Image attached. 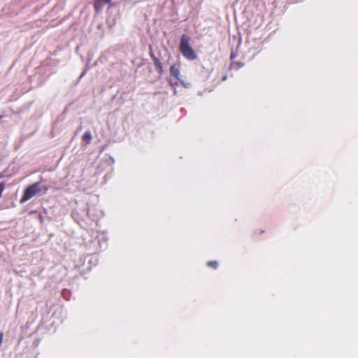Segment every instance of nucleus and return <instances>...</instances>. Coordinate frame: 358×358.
<instances>
[{
    "label": "nucleus",
    "instance_id": "2",
    "mask_svg": "<svg viewBox=\"0 0 358 358\" xmlns=\"http://www.w3.org/2000/svg\"><path fill=\"white\" fill-rule=\"evenodd\" d=\"M39 191L36 185H33L32 186L27 188L25 191L24 195L22 197L21 202H24L31 197H32L36 192Z\"/></svg>",
    "mask_w": 358,
    "mask_h": 358
},
{
    "label": "nucleus",
    "instance_id": "4",
    "mask_svg": "<svg viewBox=\"0 0 358 358\" xmlns=\"http://www.w3.org/2000/svg\"><path fill=\"white\" fill-rule=\"evenodd\" d=\"M90 137H91V136H90V134H86L85 135H84L83 138H84L85 140H89V139L90 138Z\"/></svg>",
    "mask_w": 358,
    "mask_h": 358
},
{
    "label": "nucleus",
    "instance_id": "1",
    "mask_svg": "<svg viewBox=\"0 0 358 358\" xmlns=\"http://www.w3.org/2000/svg\"><path fill=\"white\" fill-rule=\"evenodd\" d=\"M180 50L183 55L187 58L194 59L196 57L193 50L189 45V38L185 36L182 37Z\"/></svg>",
    "mask_w": 358,
    "mask_h": 358
},
{
    "label": "nucleus",
    "instance_id": "5",
    "mask_svg": "<svg viewBox=\"0 0 358 358\" xmlns=\"http://www.w3.org/2000/svg\"><path fill=\"white\" fill-rule=\"evenodd\" d=\"M215 264V262H209V265L210 266H214Z\"/></svg>",
    "mask_w": 358,
    "mask_h": 358
},
{
    "label": "nucleus",
    "instance_id": "6",
    "mask_svg": "<svg viewBox=\"0 0 358 358\" xmlns=\"http://www.w3.org/2000/svg\"><path fill=\"white\" fill-rule=\"evenodd\" d=\"M105 1H107V2H109L110 0H105Z\"/></svg>",
    "mask_w": 358,
    "mask_h": 358
},
{
    "label": "nucleus",
    "instance_id": "3",
    "mask_svg": "<svg viewBox=\"0 0 358 358\" xmlns=\"http://www.w3.org/2000/svg\"><path fill=\"white\" fill-rule=\"evenodd\" d=\"M171 72L176 76H177L178 74V70L174 67H172L171 68Z\"/></svg>",
    "mask_w": 358,
    "mask_h": 358
}]
</instances>
